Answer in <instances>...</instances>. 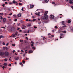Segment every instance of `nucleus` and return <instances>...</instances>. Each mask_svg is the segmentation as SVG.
Segmentation results:
<instances>
[{
    "label": "nucleus",
    "instance_id": "nucleus-1",
    "mask_svg": "<svg viewBox=\"0 0 73 73\" xmlns=\"http://www.w3.org/2000/svg\"><path fill=\"white\" fill-rule=\"evenodd\" d=\"M7 29L9 32H15L16 30V28H7Z\"/></svg>",
    "mask_w": 73,
    "mask_h": 73
},
{
    "label": "nucleus",
    "instance_id": "nucleus-2",
    "mask_svg": "<svg viewBox=\"0 0 73 73\" xmlns=\"http://www.w3.org/2000/svg\"><path fill=\"white\" fill-rule=\"evenodd\" d=\"M42 19L44 20H47L48 19V16L47 15L43 16L42 17Z\"/></svg>",
    "mask_w": 73,
    "mask_h": 73
},
{
    "label": "nucleus",
    "instance_id": "nucleus-3",
    "mask_svg": "<svg viewBox=\"0 0 73 73\" xmlns=\"http://www.w3.org/2000/svg\"><path fill=\"white\" fill-rule=\"evenodd\" d=\"M4 54L5 56H9V53L7 51L5 52L4 53Z\"/></svg>",
    "mask_w": 73,
    "mask_h": 73
},
{
    "label": "nucleus",
    "instance_id": "nucleus-4",
    "mask_svg": "<svg viewBox=\"0 0 73 73\" xmlns=\"http://www.w3.org/2000/svg\"><path fill=\"white\" fill-rule=\"evenodd\" d=\"M50 19H54V16L52 15H50Z\"/></svg>",
    "mask_w": 73,
    "mask_h": 73
},
{
    "label": "nucleus",
    "instance_id": "nucleus-5",
    "mask_svg": "<svg viewBox=\"0 0 73 73\" xmlns=\"http://www.w3.org/2000/svg\"><path fill=\"white\" fill-rule=\"evenodd\" d=\"M35 31V29L33 28V30H28V31L27 32V33H29V31H31V32H34Z\"/></svg>",
    "mask_w": 73,
    "mask_h": 73
},
{
    "label": "nucleus",
    "instance_id": "nucleus-6",
    "mask_svg": "<svg viewBox=\"0 0 73 73\" xmlns=\"http://www.w3.org/2000/svg\"><path fill=\"white\" fill-rule=\"evenodd\" d=\"M40 12H38V13H35V14L36 15H38V16H40Z\"/></svg>",
    "mask_w": 73,
    "mask_h": 73
},
{
    "label": "nucleus",
    "instance_id": "nucleus-7",
    "mask_svg": "<svg viewBox=\"0 0 73 73\" xmlns=\"http://www.w3.org/2000/svg\"><path fill=\"white\" fill-rule=\"evenodd\" d=\"M33 53V51L32 50H30L29 51L28 53Z\"/></svg>",
    "mask_w": 73,
    "mask_h": 73
},
{
    "label": "nucleus",
    "instance_id": "nucleus-8",
    "mask_svg": "<svg viewBox=\"0 0 73 73\" xmlns=\"http://www.w3.org/2000/svg\"><path fill=\"white\" fill-rule=\"evenodd\" d=\"M48 11H45V13H44V15H47V13H48Z\"/></svg>",
    "mask_w": 73,
    "mask_h": 73
},
{
    "label": "nucleus",
    "instance_id": "nucleus-9",
    "mask_svg": "<svg viewBox=\"0 0 73 73\" xmlns=\"http://www.w3.org/2000/svg\"><path fill=\"white\" fill-rule=\"evenodd\" d=\"M4 52H0V55H4Z\"/></svg>",
    "mask_w": 73,
    "mask_h": 73
},
{
    "label": "nucleus",
    "instance_id": "nucleus-10",
    "mask_svg": "<svg viewBox=\"0 0 73 73\" xmlns=\"http://www.w3.org/2000/svg\"><path fill=\"white\" fill-rule=\"evenodd\" d=\"M3 49H5L7 50H8V47H4Z\"/></svg>",
    "mask_w": 73,
    "mask_h": 73
},
{
    "label": "nucleus",
    "instance_id": "nucleus-11",
    "mask_svg": "<svg viewBox=\"0 0 73 73\" xmlns=\"http://www.w3.org/2000/svg\"><path fill=\"white\" fill-rule=\"evenodd\" d=\"M62 24L63 25H65V21H64L62 22Z\"/></svg>",
    "mask_w": 73,
    "mask_h": 73
},
{
    "label": "nucleus",
    "instance_id": "nucleus-12",
    "mask_svg": "<svg viewBox=\"0 0 73 73\" xmlns=\"http://www.w3.org/2000/svg\"><path fill=\"white\" fill-rule=\"evenodd\" d=\"M19 29H20V28H18L17 30L18 31H19V32H22V30H19Z\"/></svg>",
    "mask_w": 73,
    "mask_h": 73
},
{
    "label": "nucleus",
    "instance_id": "nucleus-13",
    "mask_svg": "<svg viewBox=\"0 0 73 73\" xmlns=\"http://www.w3.org/2000/svg\"><path fill=\"white\" fill-rule=\"evenodd\" d=\"M34 7V5H30V7L31 8H33Z\"/></svg>",
    "mask_w": 73,
    "mask_h": 73
},
{
    "label": "nucleus",
    "instance_id": "nucleus-14",
    "mask_svg": "<svg viewBox=\"0 0 73 73\" xmlns=\"http://www.w3.org/2000/svg\"><path fill=\"white\" fill-rule=\"evenodd\" d=\"M11 36L12 37H15V35L14 34H13L11 35Z\"/></svg>",
    "mask_w": 73,
    "mask_h": 73
},
{
    "label": "nucleus",
    "instance_id": "nucleus-15",
    "mask_svg": "<svg viewBox=\"0 0 73 73\" xmlns=\"http://www.w3.org/2000/svg\"><path fill=\"white\" fill-rule=\"evenodd\" d=\"M6 18H3V21L4 22H5L6 21Z\"/></svg>",
    "mask_w": 73,
    "mask_h": 73
},
{
    "label": "nucleus",
    "instance_id": "nucleus-16",
    "mask_svg": "<svg viewBox=\"0 0 73 73\" xmlns=\"http://www.w3.org/2000/svg\"><path fill=\"white\" fill-rule=\"evenodd\" d=\"M19 59V57H17L15 58V60H18Z\"/></svg>",
    "mask_w": 73,
    "mask_h": 73
},
{
    "label": "nucleus",
    "instance_id": "nucleus-17",
    "mask_svg": "<svg viewBox=\"0 0 73 73\" xmlns=\"http://www.w3.org/2000/svg\"><path fill=\"white\" fill-rule=\"evenodd\" d=\"M17 16L18 17H20L21 16V14L20 13L18 14L17 15Z\"/></svg>",
    "mask_w": 73,
    "mask_h": 73
},
{
    "label": "nucleus",
    "instance_id": "nucleus-18",
    "mask_svg": "<svg viewBox=\"0 0 73 73\" xmlns=\"http://www.w3.org/2000/svg\"><path fill=\"white\" fill-rule=\"evenodd\" d=\"M49 0H45L44 1L45 3H47L48 2H49Z\"/></svg>",
    "mask_w": 73,
    "mask_h": 73
},
{
    "label": "nucleus",
    "instance_id": "nucleus-19",
    "mask_svg": "<svg viewBox=\"0 0 73 73\" xmlns=\"http://www.w3.org/2000/svg\"><path fill=\"white\" fill-rule=\"evenodd\" d=\"M51 36V37L49 36V38H52V37H54V35H52Z\"/></svg>",
    "mask_w": 73,
    "mask_h": 73
},
{
    "label": "nucleus",
    "instance_id": "nucleus-20",
    "mask_svg": "<svg viewBox=\"0 0 73 73\" xmlns=\"http://www.w3.org/2000/svg\"><path fill=\"white\" fill-rule=\"evenodd\" d=\"M3 65H4L5 66H7L8 64H7V63H5L3 64Z\"/></svg>",
    "mask_w": 73,
    "mask_h": 73
},
{
    "label": "nucleus",
    "instance_id": "nucleus-21",
    "mask_svg": "<svg viewBox=\"0 0 73 73\" xmlns=\"http://www.w3.org/2000/svg\"><path fill=\"white\" fill-rule=\"evenodd\" d=\"M19 64L21 65V66H23V63H22V62L20 63Z\"/></svg>",
    "mask_w": 73,
    "mask_h": 73
},
{
    "label": "nucleus",
    "instance_id": "nucleus-22",
    "mask_svg": "<svg viewBox=\"0 0 73 73\" xmlns=\"http://www.w3.org/2000/svg\"><path fill=\"white\" fill-rule=\"evenodd\" d=\"M31 24H29L27 25V26L28 27H31Z\"/></svg>",
    "mask_w": 73,
    "mask_h": 73
},
{
    "label": "nucleus",
    "instance_id": "nucleus-23",
    "mask_svg": "<svg viewBox=\"0 0 73 73\" xmlns=\"http://www.w3.org/2000/svg\"><path fill=\"white\" fill-rule=\"evenodd\" d=\"M2 19H3V17H0V22H1V21Z\"/></svg>",
    "mask_w": 73,
    "mask_h": 73
},
{
    "label": "nucleus",
    "instance_id": "nucleus-24",
    "mask_svg": "<svg viewBox=\"0 0 73 73\" xmlns=\"http://www.w3.org/2000/svg\"><path fill=\"white\" fill-rule=\"evenodd\" d=\"M60 36H62H62H64V34L61 33L60 34Z\"/></svg>",
    "mask_w": 73,
    "mask_h": 73
},
{
    "label": "nucleus",
    "instance_id": "nucleus-25",
    "mask_svg": "<svg viewBox=\"0 0 73 73\" xmlns=\"http://www.w3.org/2000/svg\"><path fill=\"white\" fill-rule=\"evenodd\" d=\"M68 22V23H71V21H70V20H69Z\"/></svg>",
    "mask_w": 73,
    "mask_h": 73
},
{
    "label": "nucleus",
    "instance_id": "nucleus-26",
    "mask_svg": "<svg viewBox=\"0 0 73 73\" xmlns=\"http://www.w3.org/2000/svg\"><path fill=\"white\" fill-rule=\"evenodd\" d=\"M15 35H17L18 34V32L17 31L15 33Z\"/></svg>",
    "mask_w": 73,
    "mask_h": 73
},
{
    "label": "nucleus",
    "instance_id": "nucleus-27",
    "mask_svg": "<svg viewBox=\"0 0 73 73\" xmlns=\"http://www.w3.org/2000/svg\"><path fill=\"white\" fill-rule=\"evenodd\" d=\"M66 31H63V33H66Z\"/></svg>",
    "mask_w": 73,
    "mask_h": 73
},
{
    "label": "nucleus",
    "instance_id": "nucleus-28",
    "mask_svg": "<svg viewBox=\"0 0 73 73\" xmlns=\"http://www.w3.org/2000/svg\"><path fill=\"white\" fill-rule=\"evenodd\" d=\"M13 2L14 4H15L16 3V1L15 0H13Z\"/></svg>",
    "mask_w": 73,
    "mask_h": 73
},
{
    "label": "nucleus",
    "instance_id": "nucleus-29",
    "mask_svg": "<svg viewBox=\"0 0 73 73\" xmlns=\"http://www.w3.org/2000/svg\"><path fill=\"white\" fill-rule=\"evenodd\" d=\"M70 3V4H73V1H72L70 2H69Z\"/></svg>",
    "mask_w": 73,
    "mask_h": 73
},
{
    "label": "nucleus",
    "instance_id": "nucleus-30",
    "mask_svg": "<svg viewBox=\"0 0 73 73\" xmlns=\"http://www.w3.org/2000/svg\"><path fill=\"white\" fill-rule=\"evenodd\" d=\"M70 28V29L71 31H72V32H73V28Z\"/></svg>",
    "mask_w": 73,
    "mask_h": 73
},
{
    "label": "nucleus",
    "instance_id": "nucleus-31",
    "mask_svg": "<svg viewBox=\"0 0 73 73\" xmlns=\"http://www.w3.org/2000/svg\"><path fill=\"white\" fill-rule=\"evenodd\" d=\"M13 17H16V15H13Z\"/></svg>",
    "mask_w": 73,
    "mask_h": 73
},
{
    "label": "nucleus",
    "instance_id": "nucleus-32",
    "mask_svg": "<svg viewBox=\"0 0 73 73\" xmlns=\"http://www.w3.org/2000/svg\"><path fill=\"white\" fill-rule=\"evenodd\" d=\"M25 61L23 60L22 61V63H23V64H25Z\"/></svg>",
    "mask_w": 73,
    "mask_h": 73
},
{
    "label": "nucleus",
    "instance_id": "nucleus-33",
    "mask_svg": "<svg viewBox=\"0 0 73 73\" xmlns=\"http://www.w3.org/2000/svg\"><path fill=\"white\" fill-rule=\"evenodd\" d=\"M59 32H63V31H59Z\"/></svg>",
    "mask_w": 73,
    "mask_h": 73
},
{
    "label": "nucleus",
    "instance_id": "nucleus-34",
    "mask_svg": "<svg viewBox=\"0 0 73 73\" xmlns=\"http://www.w3.org/2000/svg\"><path fill=\"white\" fill-rule=\"evenodd\" d=\"M45 39H46V38H45V37H43V40H44Z\"/></svg>",
    "mask_w": 73,
    "mask_h": 73
},
{
    "label": "nucleus",
    "instance_id": "nucleus-35",
    "mask_svg": "<svg viewBox=\"0 0 73 73\" xmlns=\"http://www.w3.org/2000/svg\"><path fill=\"white\" fill-rule=\"evenodd\" d=\"M63 28H66V27H67L66 25H64V26H63Z\"/></svg>",
    "mask_w": 73,
    "mask_h": 73
},
{
    "label": "nucleus",
    "instance_id": "nucleus-36",
    "mask_svg": "<svg viewBox=\"0 0 73 73\" xmlns=\"http://www.w3.org/2000/svg\"><path fill=\"white\" fill-rule=\"evenodd\" d=\"M29 46H26V48H27V49H28V48H29Z\"/></svg>",
    "mask_w": 73,
    "mask_h": 73
},
{
    "label": "nucleus",
    "instance_id": "nucleus-37",
    "mask_svg": "<svg viewBox=\"0 0 73 73\" xmlns=\"http://www.w3.org/2000/svg\"><path fill=\"white\" fill-rule=\"evenodd\" d=\"M3 13H0V15H3Z\"/></svg>",
    "mask_w": 73,
    "mask_h": 73
},
{
    "label": "nucleus",
    "instance_id": "nucleus-38",
    "mask_svg": "<svg viewBox=\"0 0 73 73\" xmlns=\"http://www.w3.org/2000/svg\"><path fill=\"white\" fill-rule=\"evenodd\" d=\"M23 40H20V42H23Z\"/></svg>",
    "mask_w": 73,
    "mask_h": 73
},
{
    "label": "nucleus",
    "instance_id": "nucleus-39",
    "mask_svg": "<svg viewBox=\"0 0 73 73\" xmlns=\"http://www.w3.org/2000/svg\"><path fill=\"white\" fill-rule=\"evenodd\" d=\"M4 5H5V4H3V5H2V6L3 7H4Z\"/></svg>",
    "mask_w": 73,
    "mask_h": 73
},
{
    "label": "nucleus",
    "instance_id": "nucleus-40",
    "mask_svg": "<svg viewBox=\"0 0 73 73\" xmlns=\"http://www.w3.org/2000/svg\"><path fill=\"white\" fill-rule=\"evenodd\" d=\"M2 44L3 45H5V43H4V42H3Z\"/></svg>",
    "mask_w": 73,
    "mask_h": 73
},
{
    "label": "nucleus",
    "instance_id": "nucleus-41",
    "mask_svg": "<svg viewBox=\"0 0 73 73\" xmlns=\"http://www.w3.org/2000/svg\"><path fill=\"white\" fill-rule=\"evenodd\" d=\"M2 68H5V69L6 68V67H5L4 66H3V67H2Z\"/></svg>",
    "mask_w": 73,
    "mask_h": 73
},
{
    "label": "nucleus",
    "instance_id": "nucleus-42",
    "mask_svg": "<svg viewBox=\"0 0 73 73\" xmlns=\"http://www.w3.org/2000/svg\"><path fill=\"white\" fill-rule=\"evenodd\" d=\"M32 18H33V19H35V17H34V16H32Z\"/></svg>",
    "mask_w": 73,
    "mask_h": 73
},
{
    "label": "nucleus",
    "instance_id": "nucleus-43",
    "mask_svg": "<svg viewBox=\"0 0 73 73\" xmlns=\"http://www.w3.org/2000/svg\"><path fill=\"white\" fill-rule=\"evenodd\" d=\"M12 46H15V45L14 44H12Z\"/></svg>",
    "mask_w": 73,
    "mask_h": 73
},
{
    "label": "nucleus",
    "instance_id": "nucleus-44",
    "mask_svg": "<svg viewBox=\"0 0 73 73\" xmlns=\"http://www.w3.org/2000/svg\"><path fill=\"white\" fill-rule=\"evenodd\" d=\"M33 44H32L31 45V47H32V46H33Z\"/></svg>",
    "mask_w": 73,
    "mask_h": 73
},
{
    "label": "nucleus",
    "instance_id": "nucleus-45",
    "mask_svg": "<svg viewBox=\"0 0 73 73\" xmlns=\"http://www.w3.org/2000/svg\"><path fill=\"white\" fill-rule=\"evenodd\" d=\"M31 43H32V44H34V43L33 42V41H31Z\"/></svg>",
    "mask_w": 73,
    "mask_h": 73
},
{
    "label": "nucleus",
    "instance_id": "nucleus-46",
    "mask_svg": "<svg viewBox=\"0 0 73 73\" xmlns=\"http://www.w3.org/2000/svg\"><path fill=\"white\" fill-rule=\"evenodd\" d=\"M20 23H18L17 24L18 26H20Z\"/></svg>",
    "mask_w": 73,
    "mask_h": 73
},
{
    "label": "nucleus",
    "instance_id": "nucleus-47",
    "mask_svg": "<svg viewBox=\"0 0 73 73\" xmlns=\"http://www.w3.org/2000/svg\"><path fill=\"white\" fill-rule=\"evenodd\" d=\"M12 13H11L10 14H9V16H11V15H12Z\"/></svg>",
    "mask_w": 73,
    "mask_h": 73
},
{
    "label": "nucleus",
    "instance_id": "nucleus-48",
    "mask_svg": "<svg viewBox=\"0 0 73 73\" xmlns=\"http://www.w3.org/2000/svg\"><path fill=\"white\" fill-rule=\"evenodd\" d=\"M4 61H7V58H5V59H4Z\"/></svg>",
    "mask_w": 73,
    "mask_h": 73
},
{
    "label": "nucleus",
    "instance_id": "nucleus-49",
    "mask_svg": "<svg viewBox=\"0 0 73 73\" xmlns=\"http://www.w3.org/2000/svg\"><path fill=\"white\" fill-rule=\"evenodd\" d=\"M71 1L72 0H68V1L69 2V3H70Z\"/></svg>",
    "mask_w": 73,
    "mask_h": 73
},
{
    "label": "nucleus",
    "instance_id": "nucleus-50",
    "mask_svg": "<svg viewBox=\"0 0 73 73\" xmlns=\"http://www.w3.org/2000/svg\"><path fill=\"white\" fill-rule=\"evenodd\" d=\"M15 52H16V51L15 50L13 51V53H15Z\"/></svg>",
    "mask_w": 73,
    "mask_h": 73
},
{
    "label": "nucleus",
    "instance_id": "nucleus-51",
    "mask_svg": "<svg viewBox=\"0 0 73 73\" xmlns=\"http://www.w3.org/2000/svg\"><path fill=\"white\" fill-rule=\"evenodd\" d=\"M35 20H36V19H34L32 21H35Z\"/></svg>",
    "mask_w": 73,
    "mask_h": 73
},
{
    "label": "nucleus",
    "instance_id": "nucleus-52",
    "mask_svg": "<svg viewBox=\"0 0 73 73\" xmlns=\"http://www.w3.org/2000/svg\"><path fill=\"white\" fill-rule=\"evenodd\" d=\"M25 52L26 53H27V50H25Z\"/></svg>",
    "mask_w": 73,
    "mask_h": 73
},
{
    "label": "nucleus",
    "instance_id": "nucleus-53",
    "mask_svg": "<svg viewBox=\"0 0 73 73\" xmlns=\"http://www.w3.org/2000/svg\"><path fill=\"white\" fill-rule=\"evenodd\" d=\"M32 48L33 49H35V47H32Z\"/></svg>",
    "mask_w": 73,
    "mask_h": 73
},
{
    "label": "nucleus",
    "instance_id": "nucleus-54",
    "mask_svg": "<svg viewBox=\"0 0 73 73\" xmlns=\"http://www.w3.org/2000/svg\"><path fill=\"white\" fill-rule=\"evenodd\" d=\"M52 4H55V3L54 2H53L52 3Z\"/></svg>",
    "mask_w": 73,
    "mask_h": 73
},
{
    "label": "nucleus",
    "instance_id": "nucleus-55",
    "mask_svg": "<svg viewBox=\"0 0 73 73\" xmlns=\"http://www.w3.org/2000/svg\"><path fill=\"white\" fill-rule=\"evenodd\" d=\"M2 38V35L0 36V38Z\"/></svg>",
    "mask_w": 73,
    "mask_h": 73
},
{
    "label": "nucleus",
    "instance_id": "nucleus-56",
    "mask_svg": "<svg viewBox=\"0 0 73 73\" xmlns=\"http://www.w3.org/2000/svg\"><path fill=\"white\" fill-rule=\"evenodd\" d=\"M19 5H21V4H22L21 3H19Z\"/></svg>",
    "mask_w": 73,
    "mask_h": 73
},
{
    "label": "nucleus",
    "instance_id": "nucleus-57",
    "mask_svg": "<svg viewBox=\"0 0 73 73\" xmlns=\"http://www.w3.org/2000/svg\"><path fill=\"white\" fill-rule=\"evenodd\" d=\"M11 64H9V66H11Z\"/></svg>",
    "mask_w": 73,
    "mask_h": 73
},
{
    "label": "nucleus",
    "instance_id": "nucleus-58",
    "mask_svg": "<svg viewBox=\"0 0 73 73\" xmlns=\"http://www.w3.org/2000/svg\"><path fill=\"white\" fill-rule=\"evenodd\" d=\"M52 32H54V31L53 30H52Z\"/></svg>",
    "mask_w": 73,
    "mask_h": 73
},
{
    "label": "nucleus",
    "instance_id": "nucleus-59",
    "mask_svg": "<svg viewBox=\"0 0 73 73\" xmlns=\"http://www.w3.org/2000/svg\"><path fill=\"white\" fill-rule=\"evenodd\" d=\"M26 39L27 40H28V37H26Z\"/></svg>",
    "mask_w": 73,
    "mask_h": 73
},
{
    "label": "nucleus",
    "instance_id": "nucleus-60",
    "mask_svg": "<svg viewBox=\"0 0 73 73\" xmlns=\"http://www.w3.org/2000/svg\"><path fill=\"white\" fill-rule=\"evenodd\" d=\"M5 4H8V3L7 2H5Z\"/></svg>",
    "mask_w": 73,
    "mask_h": 73
},
{
    "label": "nucleus",
    "instance_id": "nucleus-61",
    "mask_svg": "<svg viewBox=\"0 0 73 73\" xmlns=\"http://www.w3.org/2000/svg\"><path fill=\"white\" fill-rule=\"evenodd\" d=\"M71 8H72V9H73V6H71Z\"/></svg>",
    "mask_w": 73,
    "mask_h": 73
},
{
    "label": "nucleus",
    "instance_id": "nucleus-62",
    "mask_svg": "<svg viewBox=\"0 0 73 73\" xmlns=\"http://www.w3.org/2000/svg\"><path fill=\"white\" fill-rule=\"evenodd\" d=\"M24 52V51H23V50H21V52Z\"/></svg>",
    "mask_w": 73,
    "mask_h": 73
},
{
    "label": "nucleus",
    "instance_id": "nucleus-63",
    "mask_svg": "<svg viewBox=\"0 0 73 73\" xmlns=\"http://www.w3.org/2000/svg\"><path fill=\"white\" fill-rule=\"evenodd\" d=\"M7 9L8 10H10V8H7Z\"/></svg>",
    "mask_w": 73,
    "mask_h": 73
},
{
    "label": "nucleus",
    "instance_id": "nucleus-64",
    "mask_svg": "<svg viewBox=\"0 0 73 73\" xmlns=\"http://www.w3.org/2000/svg\"><path fill=\"white\" fill-rule=\"evenodd\" d=\"M14 21H17V19H15V20H14Z\"/></svg>",
    "mask_w": 73,
    "mask_h": 73
}]
</instances>
